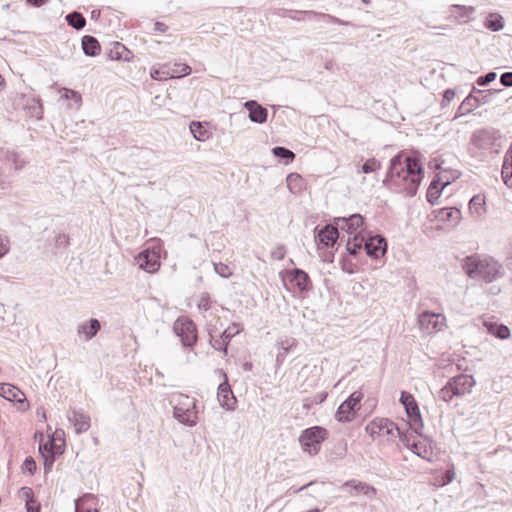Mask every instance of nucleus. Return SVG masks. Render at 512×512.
<instances>
[{"label":"nucleus","mask_w":512,"mask_h":512,"mask_svg":"<svg viewBox=\"0 0 512 512\" xmlns=\"http://www.w3.org/2000/svg\"><path fill=\"white\" fill-rule=\"evenodd\" d=\"M500 83L505 87H512V72H505L500 76Z\"/></svg>","instance_id":"58"},{"label":"nucleus","mask_w":512,"mask_h":512,"mask_svg":"<svg viewBox=\"0 0 512 512\" xmlns=\"http://www.w3.org/2000/svg\"><path fill=\"white\" fill-rule=\"evenodd\" d=\"M286 254V249L284 245H278L272 252L271 257L275 260H282L284 259Z\"/></svg>","instance_id":"55"},{"label":"nucleus","mask_w":512,"mask_h":512,"mask_svg":"<svg viewBox=\"0 0 512 512\" xmlns=\"http://www.w3.org/2000/svg\"><path fill=\"white\" fill-rule=\"evenodd\" d=\"M196 401L187 395L179 394L175 398L173 416L180 423L190 427L197 424Z\"/></svg>","instance_id":"4"},{"label":"nucleus","mask_w":512,"mask_h":512,"mask_svg":"<svg viewBox=\"0 0 512 512\" xmlns=\"http://www.w3.org/2000/svg\"><path fill=\"white\" fill-rule=\"evenodd\" d=\"M338 229L339 228L336 224H327L318 231L316 239L320 244H323L326 247H332L339 237Z\"/></svg>","instance_id":"20"},{"label":"nucleus","mask_w":512,"mask_h":512,"mask_svg":"<svg viewBox=\"0 0 512 512\" xmlns=\"http://www.w3.org/2000/svg\"><path fill=\"white\" fill-rule=\"evenodd\" d=\"M82 49L87 56H96L100 53V44L98 40L90 35H86L82 38Z\"/></svg>","instance_id":"30"},{"label":"nucleus","mask_w":512,"mask_h":512,"mask_svg":"<svg viewBox=\"0 0 512 512\" xmlns=\"http://www.w3.org/2000/svg\"><path fill=\"white\" fill-rule=\"evenodd\" d=\"M423 178V168L417 158L398 154L390 161L383 181L389 189L407 196H414Z\"/></svg>","instance_id":"1"},{"label":"nucleus","mask_w":512,"mask_h":512,"mask_svg":"<svg viewBox=\"0 0 512 512\" xmlns=\"http://www.w3.org/2000/svg\"><path fill=\"white\" fill-rule=\"evenodd\" d=\"M366 432L373 440L384 438L391 442L395 440L396 433H400V427L387 418H375L366 426Z\"/></svg>","instance_id":"6"},{"label":"nucleus","mask_w":512,"mask_h":512,"mask_svg":"<svg viewBox=\"0 0 512 512\" xmlns=\"http://www.w3.org/2000/svg\"><path fill=\"white\" fill-rule=\"evenodd\" d=\"M484 26L494 32L500 31L504 27L503 18L497 13H492L486 18Z\"/></svg>","instance_id":"34"},{"label":"nucleus","mask_w":512,"mask_h":512,"mask_svg":"<svg viewBox=\"0 0 512 512\" xmlns=\"http://www.w3.org/2000/svg\"><path fill=\"white\" fill-rule=\"evenodd\" d=\"M473 94L477 95L480 99H486L487 103L489 102V96L492 94L491 90L483 91V90H477L473 89Z\"/></svg>","instance_id":"63"},{"label":"nucleus","mask_w":512,"mask_h":512,"mask_svg":"<svg viewBox=\"0 0 512 512\" xmlns=\"http://www.w3.org/2000/svg\"><path fill=\"white\" fill-rule=\"evenodd\" d=\"M25 507H26L27 512H40L41 511V505L35 499L31 500V502H26Z\"/></svg>","instance_id":"57"},{"label":"nucleus","mask_w":512,"mask_h":512,"mask_svg":"<svg viewBox=\"0 0 512 512\" xmlns=\"http://www.w3.org/2000/svg\"><path fill=\"white\" fill-rule=\"evenodd\" d=\"M454 97H455L454 90H452V89L445 90L444 94H443L442 103H441L442 107L448 106Z\"/></svg>","instance_id":"56"},{"label":"nucleus","mask_w":512,"mask_h":512,"mask_svg":"<svg viewBox=\"0 0 512 512\" xmlns=\"http://www.w3.org/2000/svg\"><path fill=\"white\" fill-rule=\"evenodd\" d=\"M100 329V321L96 318H91L88 321H84L78 325L77 333L79 337L83 338L85 341H89L97 335Z\"/></svg>","instance_id":"22"},{"label":"nucleus","mask_w":512,"mask_h":512,"mask_svg":"<svg viewBox=\"0 0 512 512\" xmlns=\"http://www.w3.org/2000/svg\"><path fill=\"white\" fill-rule=\"evenodd\" d=\"M297 340L292 337H287L281 340L278 345L282 352H279L277 355V362L283 361L286 355L296 347Z\"/></svg>","instance_id":"33"},{"label":"nucleus","mask_w":512,"mask_h":512,"mask_svg":"<svg viewBox=\"0 0 512 512\" xmlns=\"http://www.w3.org/2000/svg\"><path fill=\"white\" fill-rule=\"evenodd\" d=\"M339 229L348 234L360 235V228L363 226V217L360 214H353L349 217H338L334 220Z\"/></svg>","instance_id":"16"},{"label":"nucleus","mask_w":512,"mask_h":512,"mask_svg":"<svg viewBox=\"0 0 512 512\" xmlns=\"http://www.w3.org/2000/svg\"><path fill=\"white\" fill-rule=\"evenodd\" d=\"M381 169V163L375 158L368 159L358 170L357 173H372Z\"/></svg>","instance_id":"42"},{"label":"nucleus","mask_w":512,"mask_h":512,"mask_svg":"<svg viewBox=\"0 0 512 512\" xmlns=\"http://www.w3.org/2000/svg\"><path fill=\"white\" fill-rule=\"evenodd\" d=\"M272 153L274 156L286 161H292L295 158V154L291 150L281 146L274 147Z\"/></svg>","instance_id":"43"},{"label":"nucleus","mask_w":512,"mask_h":512,"mask_svg":"<svg viewBox=\"0 0 512 512\" xmlns=\"http://www.w3.org/2000/svg\"><path fill=\"white\" fill-rule=\"evenodd\" d=\"M340 489H342L344 491H347L348 489H350L351 495L363 494L364 496L368 497L369 499L374 498L376 495V489L373 486H371L365 482L358 481L356 479H350V480L344 482L340 486Z\"/></svg>","instance_id":"18"},{"label":"nucleus","mask_w":512,"mask_h":512,"mask_svg":"<svg viewBox=\"0 0 512 512\" xmlns=\"http://www.w3.org/2000/svg\"><path fill=\"white\" fill-rule=\"evenodd\" d=\"M18 496L20 499L24 500L25 503L31 502V500L34 499V492L32 488L24 486L20 488Z\"/></svg>","instance_id":"50"},{"label":"nucleus","mask_w":512,"mask_h":512,"mask_svg":"<svg viewBox=\"0 0 512 512\" xmlns=\"http://www.w3.org/2000/svg\"><path fill=\"white\" fill-rule=\"evenodd\" d=\"M21 167L22 165L18 163L17 153L0 149V190L3 191L10 186L6 171L12 169L16 171Z\"/></svg>","instance_id":"8"},{"label":"nucleus","mask_w":512,"mask_h":512,"mask_svg":"<svg viewBox=\"0 0 512 512\" xmlns=\"http://www.w3.org/2000/svg\"><path fill=\"white\" fill-rule=\"evenodd\" d=\"M150 75L152 79L161 81L170 79V75L173 74L170 73V64H164L157 69H152Z\"/></svg>","instance_id":"41"},{"label":"nucleus","mask_w":512,"mask_h":512,"mask_svg":"<svg viewBox=\"0 0 512 512\" xmlns=\"http://www.w3.org/2000/svg\"><path fill=\"white\" fill-rule=\"evenodd\" d=\"M484 325L490 334L501 340H505L510 337V330L506 325L493 322H485Z\"/></svg>","instance_id":"31"},{"label":"nucleus","mask_w":512,"mask_h":512,"mask_svg":"<svg viewBox=\"0 0 512 512\" xmlns=\"http://www.w3.org/2000/svg\"><path fill=\"white\" fill-rule=\"evenodd\" d=\"M363 243L366 254L373 259H379L387 251L386 239L381 235L370 236L367 239L364 238Z\"/></svg>","instance_id":"13"},{"label":"nucleus","mask_w":512,"mask_h":512,"mask_svg":"<svg viewBox=\"0 0 512 512\" xmlns=\"http://www.w3.org/2000/svg\"><path fill=\"white\" fill-rule=\"evenodd\" d=\"M66 21L69 26L75 28L76 30L82 29L86 25V19L79 12H72L66 16Z\"/></svg>","instance_id":"38"},{"label":"nucleus","mask_w":512,"mask_h":512,"mask_svg":"<svg viewBox=\"0 0 512 512\" xmlns=\"http://www.w3.org/2000/svg\"><path fill=\"white\" fill-rule=\"evenodd\" d=\"M290 283L299 291H309L312 288V282L308 274L302 269H294L289 273Z\"/></svg>","instance_id":"19"},{"label":"nucleus","mask_w":512,"mask_h":512,"mask_svg":"<svg viewBox=\"0 0 512 512\" xmlns=\"http://www.w3.org/2000/svg\"><path fill=\"white\" fill-rule=\"evenodd\" d=\"M468 209H469L470 215L475 220L483 219L487 212L485 195L484 194L474 195L469 201Z\"/></svg>","instance_id":"21"},{"label":"nucleus","mask_w":512,"mask_h":512,"mask_svg":"<svg viewBox=\"0 0 512 512\" xmlns=\"http://www.w3.org/2000/svg\"><path fill=\"white\" fill-rule=\"evenodd\" d=\"M449 385L453 389V393L457 397H462L469 394L475 386L476 381L472 375L459 374L449 379Z\"/></svg>","instance_id":"12"},{"label":"nucleus","mask_w":512,"mask_h":512,"mask_svg":"<svg viewBox=\"0 0 512 512\" xmlns=\"http://www.w3.org/2000/svg\"><path fill=\"white\" fill-rule=\"evenodd\" d=\"M42 457L44 459V472L48 473L55 462V456L54 454H42Z\"/></svg>","instance_id":"53"},{"label":"nucleus","mask_w":512,"mask_h":512,"mask_svg":"<svg viewBox=\"0 0 512 512\" xmlns=\"http://www.w3.org/2000/svg\"><path fill=\"white\" fill-rule=\"evenodd\" d=\"M10 250L9 237L0 230V258L4 257Z\"/></svg>","instance_id":"46"},{"label":"nucleus","mask_w":512,"mask_h":512,"mask_svg":"<svg viewBox=\"0 0 512 512\" xmlns=\"http://www.w3.org/2000/svg\"><path fill=\"white\" fill-rule=\"evenodd\" d=\"M452 391L453 389L449 385V382H447V384L438 392V397L444 402H450L452 398L456 396Z\"/></svg>","instance_id":"45"},{"label":"nucleus","mask_w":512,"mask_h":512,"mask_svg":"<svg viewBox=\"0 0 512 512\" xmlns=\"http://www.w3.org/2000/svg\"><path fill=\"white\" fill-rule=\"evenodd\" d=\"M215 373L223 379V381L218 386L217 399L223 408L233 410L237 400L233 395L231 387L228 383L227 374L223 369H216Z\"/></svg>","instance_id":"9"},{"label":"nucleus","mask_w":512,"mask_h":512,"mask_svg":"<svg viewBox=\"0 0 512 512\" xmlns=\"http://www.w3.org/2000/svg\"><path fill=\"white\" fill-rule=\"evenodd\" d=\"M396 437H398L400 439V441L403 443V445H405L406 447H410V436L408 434V432H404L401 428H400V433H396Z\"/></svg>","instance_id":"60"},{"label":"nucleus","mask_w":512,"mask_h":512,"mask_svg":"<svg viewBox=\"0 0 512 512\" xmlns=\"http://www.w3.org/2000/svg\"><path fill=\"white\" fill-rule=\"evenodd\" d=\"M409 448H411L412 452L415 453L416 455H418V456L422 455V452H421L422 445H421V443L413 442V443L410 444Z\"/></svg>","instance_id":"64"},{"label":"nucleus","mask_w":512,"mask_h":512,"mask_svg":"<svg viewBox=\"0 0 512 512\" xmlns=\"http://www.w3.org/2000/svg\"><path fill=\"white\" fill-rule=\"evenodd\" d=\"M211 303L212 301L210 299L209 294L203 293L199 298L197 306L199 310L207 311L211 308Z\"/></svg>","instance_id":"48"},{"label":"nucleus","mask_w":512,"mask_h":512,"mask_svg":"<svg viewBox=\"0 0 512 512\" xmlns=\"http://www.w3.org/2000/svg\"><path fill=\"white\" fill-rule=\"evenodd\" d=\"M56 244L59 247H67L69 245V236L67 234H59L56 237Z\"/></svg>","instance_id":"61"},{"label":"nucleus","mask_w":512,"mask_h":512,"mask_svg":"<svg viewBox=\"0 0 512 512\" xmlns=\"http://www.w3.org/2000/svg\"><path fill=\"white\" fill-rule=\"evenodd\" d=\"M43 114V109L39 101L35 103V105L32 107V116L36 117L37 119H41Z\"/></svg>","instance_id":"62"},{"label":"nucleus","mask_w":512,"mask_h":512,"mask_svg":"<svg viewBox=\"0 0 512 512\" xmlns=\"http://www.w3.org/2000/svg\"><path fill=\"white\" fill-rule=\"evenodd\" d=\"M455 476H456V473L454 471V468L448 469L445 472V475H444V478L442 481V485H447V484L451 483L454 480Z\"/></svg>","instance_id":"59"},{"label":"nucleus","mask_w":512,"mask_h":512,"mask_svg":"<svg viewBox=\"0 0 512 512\" xmlns=\"http://www.w3.org/2000/svg\"><path fill=\"white\" fill-rule=\"evenodd\" d=\"M470 143L478 150L498 153L502 146V136L495 128H481L472 133Z\"/></svg>","instance_id":"3"},{"label":"nucleus","mask_w":512,"mask_h":512,"mask_svg":"<svg viewBox=\"0 0 512 512\" xmlns=\"http://www.w3.org/2000/svg\"><path fill=\"white\" fill-rule=\"evenodd\" d=\"M37 465L35 460L32 457L25 458L23 464H22V471L28 472L29 474L33 475L36 471Z\"/></svg>","instance_id":"49"},{"label":"nucleus","mask_w":512,"mask_h":512,"mask_svg":"<svg viewBox=\"0 0 512 512\" xmlns=\"http://www.w3.org/2000/svg\"><path fill=\"white\" fill-rule=\"evenodd\" d=\"M462 268L471 279L485 283H492L505 275L503 265L488 255L467 256Z\"/></svg>","instance_id":"2"},{"label":"nucleus","mask_w":512,"mask_h":512,"mask_svg":"<svg viewBox=\"0 0 512 512\" xmlns=\"http://www.w3.org/2000/svg\"><path fill=\"white\" fill-rule=\"evenodd\" d=\"M244 107L249 111V119L252 122L259 124L266 122L267 109L259 105L255 100L246 101Z\"/></svg>","instance_id":"23"},{"label":"nucleus","mask_w":512,"mask_h":512,"mask_svg":"<svg viewBox=\"0 0 512 512\" xmlns=\"http://www.w3.org/2000/svg\"><path fill=\"white\" fill-rule=\"evenodd\" d=\"M108 57L111 60H123L129 62L133 58V54L122 43L114 42L112 47L109 49Z\"/></svg>","instance_id":"29"},{"label":"nucleus","mask_w":512,"mask_h":512,"mask_svg":"<svg viewBox=\"0 0 512 512\" xmlns=\"http://www.w3.org/2000/svg\"><path fill=\"white\" fill-rule=\"evenodd\" d=\"M407 417L409 418L410 429L418 435H421L423 429V421L417 402L405 409Z\"/></svg>","instance_id":"24"},{"label":"nucleus","mask_w":512,"mask_h":512,"mask_svg":"<svg viewBox=\"0 0 512 512\" xmlns=\"http://www.w3.org/2000/svg\"><path fill=\"white\" fill-rule=\"evenodd\" d=\"M190 131L194 138L198 141H205L209 138L208 130L200 122H191Z\"/></svg>","instance_id":"37"},{"label":"nucleus","mask_w":512,"mask_h":512,"mask_svg":"<svg viewBox=\"0 0 512 512\" xmlns=\"http://www.w3.org/2000/svg\"><path fill=\"white\" fill-rule=\"evenodd\" d=\"M445 322V317L439 313L423 311L418 316L419 328L426 334H432L440 331Z\"/></svg>","instance_id":"10"},{"label":"nucleus","mask_w":512,"mask_h":512,"mask_svg":"<svg viewBox=\"0 0 512 512\" xmlns=\"http://www.w3.org/2000/svg\"><path fill=\"white\" fill-rule=\"evenodd\" d=\"M362 399V393H352L341 405L338 407L335 418L339 422H349L355 416L356 407Z\"/></svg>","instance_id":"11"},{"label":"nucleus","mask_w":512,"mask_h":512,"mask_svg":"<svg viewBox=\"0 0 512 512\" xmlns=\"http://www.w3.org/2000/svg\"><path fill=\"white\" fill-rule=\"evenodd\" d=\"M68 419L73 423L76 433L86 432L90 428V417L84 413L73 410L68 414Z\"/></svg>","instance_id":"26"},{"label":"nucleus","mask_w":512,"mask_h":512,"mask_svg":"<svg viewBox=\"0 0 512 512\" xmlns=\"http://www.w3.org/2000/svg\"><path fill=\"white\" fill-rule=\"evenodd\" d=\"M294 13V15H290V17L294 20L301 21L304 19H322L327 22H331L338 25H344V26H353L351 22L341 20L331 14L316 12L312 10H306V11H291Z\"/></svg>","instance_id":"14"},{"label":"nucleus","mask_w":512,"mask_h":512,"mask_svg":"<svg viewBox=\"0 0 512 512\" xmlns=\"http://www.w3.org/2000/svg\"><path fill=\"white\" fill-rule=\"evenodd\" d=\"M440 193H441V191L438 189V183L433 181L430 184V186L427 190V194H426L428 202L431 204H435V202L437 201V199L440 196Z\"/></svg>","instance_id":"44"},{"label":"nucleus","mask_w":512,"mask_h":512,"mask_svg":"<svg viewBox=\"0 0 512 512\" xmlns=\"http://www.w3.org/2000/svg\"><path fill=\"white\" fill-rule=\"evenodd\" d=\"M240 331H241L240 325L237 323H233L232 325H230L227 329H225L222 332V334L220 335V337L218 339H213V337H211L210 343L215 350L223 351L224 354L227 355V353H228L227 348H228L229 341L235 335L240 333ZM210 336H212V335L210 334Z\"/></svg>","instance_id":"17"},{"label":"nucleus","mask_w":512,"mask_h":512,"mask_svg":"<svg viewBox=\"0 0 512 512\" xmlns=\"http://www.w3.org/2000/svg\"><path fill=\"white\" fill-rule=\"evenodd\" d=\"M474 12L475 8L472 6L453 5L451 8L452 15L460 19L469 18Z\"/></svg>","instance_id":"40"},{"label":"nucleus","mask_w":512,"mask_h":512,"mask_svg":"<svg viewBox=\"0 0 512 512\" xmlns=\"http://www.w3.org/2000/svg\"><path fill=\"white\" fill-rule=\"evenodd\" d=\"M214 270L222 278H228L232 275L231 269L224 263H214Z\"/></svg>","instance_id":"47"},{"label":"nucleus","mask_w":512,"mask_h":512,"mask_svg":"<svg viewBox=\"0 0 512 512\" xmlns=\"http://www.w3.org/2000/svg\"><path fill=\"white\" fill-rule=\"evenodd\" d=\"M436 218L439 221L457 225L461 220V211L455 207H444L438 210Z\"/></svg>","instance_id":"28"},{"label":"nucleus","mask_w":512,"mask_h":512,"mask_svg":"<svg viewBox=\"0 0 512 512\" xmlns=\"http://www.w3.org/2000/svg\"><path fill=\"white\" fill-rule=\"evenodd\" d=\"M289 191L293 194H299L304 189V180L297 173H290L286 178Z\"/></svg>","instance_id":"32"},{"label":"nucleus","mask_w":512,"mask_h":512,"mask_svg":"<svg viewBox=\"0 0 512 512\" xmlns=\"http://www.w3.org/2000/svg\"><path fill=\"white\" fill-rule=\"evenodd\" d=\"M364 236L355 235L353 238L348 239L347 241V251L351 255H357L362 248H364Z\"/></svg>","instance_id":"35"},{"label":"nucleus","mask_w":512,"mask_h":512,"mask_svg":"<svg viewBox=\"0 0 512 512\" xmlns=\"http://www.w3.org/2000/svg\"><path fill=\"white\" fill-rule=\"evenodd\" d=\"M136 262L139 268L148 273H154L160 267V256L155 250L146 249L136 257Z\"/></svg>","instance_id":"15"},{"label":"nucleus","mask_w":512,"mask_h":512,"mask_svg":"<svg viewBox=\"0 0 512 512\" xmlns=\"http://www.w3.org/2000/svg\"><path fill=\"white\" fill-rule=\"evenodd\" d=\"M56 448L53 440H49L44 445L40 444L39 451L41 454H54V449Z\"/></svg>","instance_id":"54"},{"label":"nucleus","mask_w":512,"mask_h":512,"mask_svg":"<svg viewBox=\"0 0 512 512\" xmlns=\"http://www.w3.org/2000/svg\"><path fill=\"white\" fill-rule=\"evenodd\" d=\"M400 403L404 406L405 409H407L412 404H415V398L412 394L403 391L400 396Z\"/></svg>","instance_id":"51"},{"label":"nucleus","mask_w":512,"mask_h":512,"mask_svg":"<svg viewBox=\"0 0 512 512\" xmlns=\"http://www.w3.org/2000/svg\"><path fill=\"white\" fill-rule=\"evenodd\" d=\"M175 334L180 337L184 347H193L197 341V329L188 318H178L173 326Z\"/></svg>","instance_id":"7"},{"label":"nucleus","mask_w":512,"mask_h":512,"mask_svg":"<svg viewBox=\"0 0 512 512\" xmlns=\"http://www.w3.org/2000/svg\"><path fill=\"white\" fill-rule=\"evenodd\" d=\"M496 73L495 72H489L487 73L486 75L484 76H480L478 79H477V84L479 86H486L488 85L490 82L494 81L496 79Z\"/></svg>","instance_id":"52"},{"label":"nucleus","mask_w":512,"mask_h":512,"mask_svg":"<svg viewBox=\"0 0 512 512\" xmlns=\"http://www.w3.org/2000/svg\"><path fill=\"white\" fill-rule=\"evenodd\" d=\"M486 99H480L477 95L470 93L461 103L458 108V112L455 115V118H458L462 115L468 114L472 112L475 108L480 106L481 104H486Z\"/></svg>","instance_id":"25"},{"label":"nucleus","mask_w":512,"mask_h":512,"mask_svg":"<svg viewBox=\"0 0 512 512\" xmlns=\"http://www.w3.org/2000/svg\"><path fill=\"white\" fill-rule=\"evenodd\" d=\"M170 73L173 74L170 75V79L187 76L191 73V67L187 64L176 62L172 66L170 65Z\"/></svg>","instance_id":"39"},{"label":"nucleus","mask_w":512,"mask_h":512,"mask_svg":"<svg viewBox=\"0 0 512 512\" xmlns=\"http://www.w3.org/2000/svg\"><path fill=\"white\" fill-rule=\"evenodd\" d=\"M0 396L14 402H22L25 399V394L19 388L9 383H0Z\"/></svg>","instance_id":"27"},{"label":"nucleus","mask_w":512,"mask_h":512,"mask_svg":"<svg viewBox=\"0 0 512 512\" xmlns=\"http://www.w3.org/2000/svg\"><path fill=\"white\" fill-rule=\"evenodd\" d=\"M328 437V431L321 426H313L302 431L299 442L304 452L310 455L319 453L321 443Z\"/></svg>","instance_id":"5"},{"label":"nucleus","mask_w":512,"mask_h":512,"mask_svg":"<svg viewBox=\"0 0 512 512\" xmlns=\"http://www.w3.org/2000/svg\"><path fill=\"white\" fill-rule=\"evenodd\" d=\"M501 174L505 185L512 188V158L505 156Z\"/></svg>","instance_id":"36"}]
</instances>
